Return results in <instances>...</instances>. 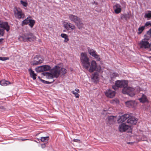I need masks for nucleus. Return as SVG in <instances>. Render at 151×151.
Returning a JSON list of instances; mask_svg holds the SVG:
<instances>
[{"instance_id":"a19ab883","label":"nucleus","mask_w":151,"mask_h":151,"mask_svg":"<svg viewBox=\"0 0 151 151\" xmlns=\"http://www.w3.org/2000/svg\"><path fill=\"white\" fill-rule=\"evenodd\" d=\"M118 88H119V87H117V86L115 85H115L112 86V88L115 90L117 89Z\"/></svg>"},{"instance_id":"b1692460","label":"nucleus","mask_w":151,"mask_h":151,"mask_svg":"<svg viewBox=\"0 0 151 151\" xmlns=\"http://www.w3.org/2000/svg\"><path fill=\"white\" fill-rule=\"evenodd\" d=\"M29 25L32 28L35 23V21L34 20L29 19Z\"/></svg>"},{"instance_id":"aec40b11","label":"nucleus","mask_w":151,"mask_h":151,"mask_svg":"<svg viewBox=\"0 0 151 151\" xmlns=\"http://www.w3.org/2000/svg\"><path fill=\"white\" fill-rule=\"evenodd\" d=\"M41 67L42 68L43 71H46L50 70L51 68V67L48 65H42Z\"/></svg>"},{"instance_id":"58836bf2","label":"nucleus","mask_w":151,"mask_h":151,"mask_svg":"<svg viewBox=\"0 0 151 151\" xmlns=\"http://www.w3.org/2000/svg\"><path fill=\"white\" fill-rule=\"evenodd\" d=\"M149 25L151 26V23L149 22H147L145 23L144 26H145V27H147Z\"/></svg>"},{"instance_id":"c03bdc74","label":"nucleus","mask_w":151,"mask_h":151,"mask_svg":"<svg viewBox=\"0 0 151 151\" xmlns=\"http://www.w3.org/2000/svg\"><path fill=\"white\" fill-rule=\"evenodd\" d=\"M68 23H67L64 25V27L66 29H67L68 27Z\"/></svg>"},{"instance_id":"f257e3e1","label":"nucleus","mask_w":151,"mask_h":151,"mask_svg":"<svg viewBox=\"0 0 151 151\" xmlns=\"http://www.w3.org/2000/svg\"><path fill=\"white\" fill-rule=\"evenodd\" d=\"M81 55V61L83 66L90 72L91 73L95 70L97 67L96 62L92 60L91 63L89 58L87 57L85 53L82 52Z\"/></svg>"},{"instance_id":"7ed1b4c3","label":"nucleus","mask_w":151,"mask_h":151,"mask_svg":"<svg viewBox=\"0 0 151 151\" xmlns=\"http://www.w3.org/2000/svg\"><path fill=\"white\" fill-rule=\"evenodd\" d=\"M60 67L59 66H55L51 70V73L47 72H43L42 74L46 76L47 78H52L54 77L58 78L60 75Z\"/></svg>"},{"instance_id":"8fccbe9b","label":"nucleus","mask_w":151,"mask_h":151,"mask_svg":"<svg viewBox=\"0 0 151 151\" xmlns=\"http://www.w3.org/2000/svg\"><path fill=\"white\" fill-rule=\"evenodd\" d=\"M3 40V39L1 38L0 39V43L2 42V41Z\"/></svg>"},{"instance_id":"39448f33","label":"nucleus","mask_w":151,"mask_h":151,"mask_svg":"<svg viewBox=\"0 0 151 151\" xmlns=\"http://www.w3.org/2000/svg\"><path fill=\"white\" fill-rule=\"evenodd\" d=\"M21 38L24 42H31L36 39V37L31 33L29 32L25 34Z\"/></svg>"},{"instance_id":"4be33fe9","label":"nucleus","mask_w":151,"mask_h":151,"mask_svg":"<svg viewBox=\"0 0 151 151\" xmlns=\"http://www.w3.org/2000/svg\"><path fill=\"white\" fill-rule=\"evenodd\" d=\"M75 91H76V92L74 91H72V93L73 94L75 95V97L76 98H78L79 95L78 93L79 92V90L78 89L76 88L75 89Z\"/></svg>"},{"instance_id":"2f4dec72","label":"nucleus","mask_w":151,"mask_h":151,"mask_svg":"<svg viewBox=\"0 0 151 151\" xmlns=\"http://www.w3.org/2000/svg\"><path fill=\"white\" fill-rule=\"evenodd\" d=\"M48 137H41V140L42 142H45L46 141H47L48 140Z\"/></svg>"},{"instance_id":"6ab92c4d","label":"nucleus","mask_w":151,"mask_h":151,"mask_svg":"<svg viewBox=\"0 0 151 151\" xmlns=\"http://www.w3.org/2000/svg\"><path fill=\"white\" fill-rule=\"evenodd\" d=\"M10 84L9 81H6L5 80H3L0 81V84L2 86H5Z\"/></svg>"},{"instance_id":"473e14b6","label":"nucleus","mask_w":151,"mask_h":151,"mask_svg":"<svg viewBox=\"0 0 151 151\" xmlns=\"http://www.w3.org/2000/svg\"><path fill=\"white\" fill-rule=\"evenodd\" d=\"M118 76V74L116 73H114L111 75V78L112 80L114 78Z\"/></svg>"},{"instance_id":"72a5a7b5","label":"nucleus","mask_w":151,"mask_h":151,"mask_svg":"<svg viewBox=\"0 0 151 151\" xmlns=\"http://www.w3.org/2000/svg\"><path fill=\"white\" fill-rule=\"evenodd\" d=\"M139 99L140 101L143 103L146 102L147 100V99L146 97H144L143 98H141Z\"/></svg>"},{"instance_id":"9b49d317","label":"nucleus","mask_w":151,"mask_h":151,"mask_svg":"<svg viewBox=\"0 0 151 151\" xmlns=\"http://www.w3.org/2000/svg\"><path fill=\"white\" fill-rule=\"evenodd\" d=\"M14 13L16 17L19 19L24 18V14L22 13V11H19L17 9L14 10Z\"/></svg>"},{"instance_id":"c85d7f7f","label":"nucleus","mask_w":151,"mask_h":151,"mask_svg":"<svg viewBox=\"0 0 151 151\" xmlns=\"http://www.w3.org/2000/svg\"><path fill=\"white\" fill-rule=\"evenodd\" d=\"M36 70L37 72L39 73L41 72H43L42 68L41 67V66H39L37 68H36Z\"/></svg>"},{"instance_id":"20e7f679","label":"nucleus","mask_w":151,"mask_h":151,"mask_svg":"<svg viewBox=\"0 0 151 151\" xmlns=\"http://www.w3.org/2000/svg\"><path fill=\"white\" fill-rule=\"evenodd\" d=\"M68 17L71 21L75 23L78 29H80L83 26L82 19L77 16L72 14H69L68 15Z\"/></svg>"},{"instance_id":"0eeeda50","label":"nucleus","mask_w":151,"mask_h":151,"mask_svg":"<svg viewBox=\"0 0 151 151\" xmlns=\"http://www.w3.org/2000/svg\"><path fill=\"white\" fill-rule=\"evenodd\" d=\"M139 45L140 48L145 49L149 48L151 47V44L149 43L148 40L146 38L142 39L140 42Z\"/></svg>"},{"instance_id":"bb28decb","label":"nucleus","mask_w":151,"mask_h":151,"mask_svg":"<svg viewBox=\"0 0 151 151\" xmlns=\"http://www.w3.org/2000/svg\"><path fill=\"white\" fill-rule=\"evenodd\" d=\"M144 17L145 18H150L151 17V11H148V13H146L144 15Z\"/></svg>"},{"instance_id":"6e6552de","label":"nucleus","mask_w":151,"mask_h":151,"mask_svg":"<svg viewBox=\"0 0 151 151\" xmlns=\"http://www.w3.org/2000/svg\"><path fill=\"white\" fill-rule=\"evenodd\" d=\"M43 61L40 55H37L34 57L33 61H31V64L33 65H37L42 63Z\"/></svg>"},{"instance_id":"c756f323","label":"nucleus","mask_w":151,"mask_h":151,"mask_svg":"<svg viewBox=\"0 0 151 151\" xmlns=\"http://www.w3.org/2000/svg\"><path fill=\"white\" fill-rule=\"evenodd\" d=\"M68 27L71 29H73L75 28V26L72 23H68Z\"/></svg>"},{"instance_id":"f3484780","label":"nucleus","mask_w":151,"mask_h":151,"mask_svg":"<svg viewBox=\"0 0 151 151\" xmlns=\"http://www.w3.org/2000/svg\"><path fill=\"white\" fill-rule=\"evenodd\" d=\"M29 72L30 75V76L32 77L33 80H35L36 79V76L37 75L34 73V72L32 69H29Z\"/></svg>"},{"instance_id":"f03ea898","label":"nucleus","mask_w":151,"mask_h":151,"mask_svg":"<svg viewBox=\"0 0 151 151\" xmlns=\"http://www.w3.org/2000/svg\"><path fill=\"white\" fill-rule=\"evenodd\" d=\"M115 85L119 88L123 87L122 92L132 97L134 95V89L133 88L128 86V82L125 80H117L115 82Z\"/></svg>"},{"instance_id":"1a4fd4ad","label":"nucleus","mask_w":151,"mask_h":151,"mask_svg":"<svg viewBox=\"0 0 151 151\" xmlns=\"http://www.w3.org/2000/svg\"><path fill=\"white\" fill-rule=\"evenodd\" d=\"M104 93L107 97L112 98L115 96L116 92L115 91H113L110 89H109L104 92Z\"/></svg>"},{"instance_id":"37998d69","label":"nucleus","mask_w":151,"mask_h":151,"mask_svg":"<svg viewBox=\"0 0 151 151\" xmlns=\"http://www.w3.org/2000/svg\"><path fill=\"white\" fill-rule=\"evenodd\" d=\"M73 141L74 142H79L80 141V140L77 139H74L73 140Z\"/></svg>"},{"instance_id":"f8f14e48","label":"nucleus","mask_w":151,"mask_h":151,"mask_svg":"<svg viewBox=\"0 0 151 151\" xmlns=\"http://www.w3.org/2000/svg\"><path fill=\"white\" fill-rule=\"evenodd\" d=\"M129 117V115L127 114H125L121 116H119V118L117 120L118 122L119 123L124 122Z\"/></svg>"},{"instance_id":"79ce46f5","label":"nucleus","mask_w":151,"mask_h":151,"mask_svg":"<svg viewBox=\"0 0 151 151\" xmlns=\"http://www.w3.org/2000/svg\"><path fill=\"white\" fill-rule=\"evenodd\" d=\"M54 81V80H53V81H51L50 82L46 81V83L47 84H51V83H52Z\"/></svg>"},{"instance_id":"a211bd4d","label":"nucleus","mask_w":151,"mask_h":151,"mask_svg":"<svg viewBox=\"0 0 151 151\" xmlns=\"http://www.w3.org/2000/svg\"><path fill=\"white\" fill-rule=\"evenodd\" d=\"M114 117L115 116H108V123L109 124H113L114 121Z\"/></svg>"},{"instance_id":"2eb2a0df","label":"nucleus","mask_w":151,"mask_h":151,"mask_svg":"<svg viewBox=\"0 0 151 151\" xmlns=\"http://www.w3.org/2000/svg\"><path fill=\"white\" fill-rule=\"evenodd\" d=\"M1 28H3L4 30H6L8 32L9 29V26L7 22H2L0 24Z\"/></svg>"},{"instance_id":"ddd939ff","label":"nucleus","mask_w":151,"mask_h":151,"mask_svg":"<svg viewBox=\"0 0 151 151\" xmlns=\"http://www.w3.org/2000/svg\"><path fill=\"white\" fill-rule=\"evenodd\" d=\"M125 104L127 107L131 108L135 106L137 103L135 101L130 100L126 101Z\"/></svg>"},{"instance_id":"4468645a","label":"nucleus","mask_w":151,"mask_h":151,"mask_svg":"<svg viewBox=\"0 0 151 151\" xmlns=\"http://www.w3.org/2000/svg\"><path fill=\"white\" fill-rule=\"evenodd\" d=\"M113 8L115 13L116 14H119L121 12V6L119 4H116L114 6Z\"/></svg>"},{"instance_id":"412c9836","label":"nucleus","mask_w":151,"mask_h":151,"mask_svg":"<svg viewBox=\"0 0 151 151\" xmlns=\"http://www.w3.org/2000/svg\"><path fill=\"white\" fill-rule=\"evenodd\" d=\"M88 51L89 53L93 57L96 54V51L93 49L88 48Z\"/></svg>"},{"instance_id":"09e8293b","label":"nucleus","mask_w":151,"mask_h":151,"mask_svg":"<svg viewBox=\"0 0 151 151\" xmlns=\"http://www.w3.org/2000/svg\"><path fill=\"white\" fill-rule=\"evenodd\" d=\"M21 140L22 141H25V140H29V139H21Z\"/></svg>"},{"instance_id":"423d86ee","label":"nucleus","mask_w":151,"mask_h":151,"mask_svg":"<svg viewBox=\"0 0 151 151\" xmlns=\"http://www.w3.org/2000/svg\"><path fill=\"white\" fill-rule=\"evenodd\" d=\"M119 130L121 132L127 131L128 133H131L132 132V129L131 127L129 125H127L124 123H122L119 125Z\"/></svg>"},{"instance_id":"ea45409f","label":"nucleus","mask_w":151,"mask_h":151,"mask_svg":"<svg viewBox=\"0 0 151 151\" xmlns=\"http://www.w3.org/2000/svg\"><path fill=\"white\" fill-rule=\"evenodd\" d=\"M4 34V32L3 30L0 29V36H2Z\"/></svg>"},{"instance_id":"3c124183","label":"nucleus","mask_w":151,"mask_h":151,"mask_svg":"<svg viewBox=\"0 0 151 151\" xmlns=\"http://www.w3.org/2000/svg\"><path fill=\"white\" fill-rule=\"evenodd\" d=\"M2 22H1V19H0V24H1V23H2Z\"/></svg>"},{"instance_id":"7c9ffc66","label":"nucleus","mask_w":151,"mask_h":151,"mask_svg":"<svg viewBox=\"0 0 151 151\" xmlns=\"http://www.w3.org/2000/svg\"><path fill=\"white\" fill-rule=\"evenodd\" d=\"M98 73L96 72L94 73L92 78L94 80H97L98 79Z\"/></svg>"},{"instance_id":"864d4df0","label":"nucleus","mask_w":151,"mask_h":151,"mask_svg":"<svg viewBox=\"0 0 151 151\" xmlns=\"http://www.w3.org/2000/svg\"><path fill=\"white\" fill-rule=\"evenodd\" d=\"M131 143L130 142H127V144H130Z\"/></svg>"},{"instance_id":"5701e85b","label":"nucleus","mask_w":151,"mask_h":151,"mask_svg":"<svg viewBox=\"0 0 151 151\" xmlns=\"http://www.w3.org/2000/svg\"><path fill=\"white\" fill-rule=\"evenodd\" d=\"M61 36L62 37L65 39L64 42H67L69 40L68 36L66 34H62L61 35Z\"/></svg>"},{"instance_id":"f704fd0d","label":"nucleus","mask_w":151,"mask_h":151,"mask_svg":"<svg viewBox=\"0 0 151 151\" xmlns=\"http://www.w3.org/2000/svg\"><path fill=\"white\" fill-rule=\"evenodd\" d=\"M21 4L24 6L26 7L27 5V2L23 1L22 0L20 1Z\"/></svg>"},{"instance_id":"603ef678","label":"nucleus","mask_w":151,"mask_h":151,"mask_svg":"<svg viewBox=\"0 0 151 151\" xmlns=\"http://www.w3.org/2000/svg\"><path fill=\"white\" fill-rule=\"evenodd\" d=\"M38 78L40 79H40H41L40 76H38Z\"/></svg>"},{"instance_id":"9d476101","label":"nucleus","mask_w":151,"mask_h":151,"mask_svg":"<svg viewBox=\"0 0 151 151\" xmlns=\"http://www.w3.org/2000/svg\"><path fill=\"white\" fill-rule=\"evenodd\" d=\"M137 120L138 119L137 118L129 115V117L128 118L127 123L133 125L136 124L137 122Z\"/></svg>"},{"instance_id":"cd10ccee","label":"nucleus","mask_w":151,"mask_h":151,"mask_svg":"<svg viewBox=\"0 0 151 151\" xmlns=\"http://www.w3.org/2000/svg\"><path fill=\"white\" fill-rule=\"evenodd\" d=\"M66 73V70L63 68H60V73H61L62 75H64Z\"/></svg>"},{"instance_id":"a18cd8bd","label":"nucleus","mask_w":151,"mask_h":151,"mask_svg":"<svg viewBox=\"0 0 151 151\" xmlns=\"http://www.w3.org/2000/svg\"><path fill=\"white\" fill-rule=\"evenodd\" d=\"M40 81L44 83H46V81L42 80V79H40Z\"/></svg>"},{"instance_id":"de8ad7c7","label":"nucleus","mask_w":151,"mask_h":151,"mask_svg":"<svg viewBox=\"0 0 151 151\" xmlns=\"http://www.w3.org/2000/svg\"><path fill=\"white\" fill-rule=\"evenodd\" d=\"M0 109H5V108L3 106H1L0 107Z\"/></svg>"},{"instance_id":"c9c22d12","label":"nucleus","mask_w":151,"mask_h":151,"mask_svg":"<svg viewBox=\"0 0 151 151\" xmlns=\"http://www.w3.org/2000/svg\"><path fill=\"white\" fill-rule=\"evenodd\" d=\"M95 58H96L97 60L100 61V58L99 57V55L96 54L93 56Z\"/></svg>"},{"instance_id":"393cba45","label":"nucleus","mask_w":151,"mask_h":151,"mask_svg":"<svg viewBox=\"0 0 151 151\" xmlns=\"http://www.w3.org/2000/svg\"><path fill=\"white\" fill-rule=\"evenodd\" d=\"M145 29V26H142L139 28L138 29V32H137L138 35H140Z\"/></svg>"},{"instance_id":"a878e982","label":"nucleus","mask_w":151,"mask_h":151,"mask_svg":"<svg viewBox=\"0 0 151 151\" xmlns=\"http://www.w3.org/2000/svg\"><path fill=\"white\" fill-rule=\"evenodd\" d=\"M29 19L28 17L27 19L24 20L22 23V26H23L24 25L27 24L29 23Z\"/></svg>"},{"instance_id":"49530a36","label":"nucleus","mask_w":151,"mask_h":151,"mask_svg":"<svg viewBox=\"0 0 151 151\" xmlns=\"http://www.w3.org/2000/svg\"><path fill=\"white\" fill-rule=\"evenodd\" d=\"M41 147L42 148H44L45 147V144H42L41 145Z\"/></svg>"},{"instance_id":"4c0bfd02","label":"nucleus","mask_w":151,"mask_h":151,"mask_svg":"<svg viewBox=\"0 0 151 151\" xmlns=\"http://www.w3.org/2000/svg\"><path fill=\"white\" fill-rule=\"evenodd\" d=\"M147 34L149 37H151V28L147 32Z\"/></svg>"},{"instance_id":"e433bc0d","label":"nucleus","mask_w":151,"mask_h":151,"mask_svg":"<svg viewBox=\"0 0 151 151\" xmlns=\"http://www.w3.org/2000/svg\"><path fill=\"white\" fill-rule=\"evenodd\" d=\"M9 58L7 57H0V60L4 61L6 60H7L9 59Z\"/></svg>"},{"instance_id":"dca6fc26","label":"nucleus","mask_w":151,"mask_h":151,"mask_svg":"<svg viewBox=\"0 0 151 151\" xmlns=\"http://www.w3.org/2000/svg\"><path fill=\"white\" fill-rule=\"evenodd\" d=\"M131 15L129 13L121 14V19H125L127 20V19L130 18Z\"/></svg>"}]
</instances>
